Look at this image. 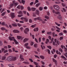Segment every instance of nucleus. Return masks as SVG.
<instances>
[{
	"instance_id": "5",
	"label": "nucleus",
	"mask_w": 67,
	"mask_h": 67,
	"mask_svg": "<svg viewBox=\"0 0 67 67\" xmlns=\"http://www.w3.org/2000/svg\"><path fill=\"white\" fill-rule=\"evenodd\" d=\"M12 56H9L7 58V60L8 62H10L12 60Z\"/></svg>"
},
{
	"instance_id": "28",
	"label": "nucleus",
	"mask_w": 67,
	"mask_h": 67,
	"mask_svg": "<svg viewBox=\"0 0 67 67\" xmlns=\"http://www.w3.org/2000/svg\"><path fill=\"white\" fill-rule=\"evenodd\" d=\"M34 31H35V32H36V31H37H37H38V28H35L34 29Z\"/></svg>"
},
{
	"instance_id": "35",
	"label": "nucleus",
	"mask_w": 67,
	"mask_h": 67,
	"mask_svg": "<svg viewBox=\"0 0 67 67\" xmlns=\"http://www.w3.org/2000/svg\"><path fill=\"white\" fill-rule=\"evenodd\" d=\"M25 1L24 0H21V3H23V4H24V3H25Z\"/></svg>"
},
{
	"instance_id": "49",
	"label": "nucleus",
	"mask_w": 67,
	"mask_h": 67,
	"mask_svg": "<svg viewBox=\"0 0 67 67\" xmlns=\"http://www.w3.org/2000/svg\"><path fill=\"white\" fill-rule=\"evenodd\" d=\"M3 45V44L2 43V41H0V46H2Z\"/></svg>"
},
{
	"instance_id": "57",
	"label": "nucleus",
	"mask_w": 67,
	"mask_h": 67,
	"mask_svg": "<svg viewBox=\"0 0 67 67\" xmlns=\"http://www.w3.org/2000/svg\"><path fill=\"white\" fill-rule=\"evenodd\" d=\"M8 52V51L7 50H6L4 52V53H7Z\"/></svg>"
},
{
	"instance_id": "47",
	"label": "nucleus",
	"mask_w": 67,
	"mask_h": 67,
	"mask_svg": "<svg viewBox=\"0 0 67 67\" xmlns=\"http://www.w3.org/2000/svg\"><path fill=\"white\" fill-rule=\"evenodd\" d=\"M51 33H52V32H51V31L47 32V34H48L49 35H50L51 34Z\"/></svg>"
},
{
	"instance_id": "50",
	"label": "nucleus",
	"mask_w": 67,
	"mask_h": 67,
	"mask_svg": "<svg viewBox=\"0 0 67 67\" xmlns=\"http://www.w3.org/2000/svg\"><path fill=\"white\" fill-rule=\"evenodd\" d=\"M61 57L63 59H66V58L63 55H62L61 56Z\"/></svg>"
},
{
	"instance_id": "46",
	"label": "nucleus",
	"mask_w": 67,
	"mask_h": 67,
	"mask_svg": "<svg viewBox=\"0 0 67 67\" xmlns=\"http://www.w3.org/2000/svg\"><path fill=\"white\" fill-rule=\"evenodd\" d=\"M5 23L4 22H3L2 23V25H3L4 26H5Z\"/></svg>"
},
{
	"instance_id": "34",
	"label": "nucleus",
	"mask_w": 67,
	"mask_h": 67,
	"mask_svg": "<svg viewBox=\"0 0 67 67\" xmlns=\"http://www.w3.org/2000/svg\"><path fill=\"white\" fill-rule=\"evenodd\" d=\"M62 6H63V7H65V6H66V3H62Z\"/></svg>"
},
{
	"instance_id": "44",
	"label": "nucleus",
	"mask_w": 67,
	"mask_h": 67,
	"mask_svg": "<svg viewBox=\"0 0 67 67\" xmlns=\"http://www.w3.org/2000/svg\"><path fill=\"white\" fill-rule=\"evenodd\" d=\"M59 51L61 52V53H63V50H62V49L61 48H59Z\"/></svg>"
},
{
	"instance_id": "25",
	"label": "nucleus",
	"mask_w": 67,
	"mask_h": 67,
	"mask_svg": "<svg viewBox=\"0 0 67 67\" xmlns=\"http://www.w3.org/2000/svg\"><path fill=\"white\" fill-rule=\"evenodd\" d=\"M1 30L2 31H4L5 30V28L4 27H2L1 28Z\"/></svg>"
},
{
	"instance_id": "13",
	"label": "nucleus",
	"mask_w": 67,
	"mask_h": 67,
	"mask_svg": "<svg viewBox=\"0 0 67 67\" xmlns=\"http://www.w3.org/2000/svg\"><path fill=\"white\" fill-rule=\"evenodd\" d=\"M17 38L18 40H20V39L22 40L23 38L21 36H17Z\"/></svg>"
},
{
	"instance_id": "54",
	"label": "nucleus",
	"mask_w": 67,
	"mask_h": 67,
	"mask_svg": "<svg viewBox=\"0 0 67 67\" xmlns=\"http://www.w3.org/2000/svg\"><path fill=\"white\" fill-rule=\"evenodd\" d=\"M34 56H35V57H36V58H38L40 59V58L38 56L36 55H34Z\"/></svg>"
},
{
	"instance_id": "12",
	"label": "nucleus",
	"mask_w": 67,
	"mask_h": 67,
	"mask_svg": "<svg viewBox=\"0 0 67 67\" xmlns=\"http://www.w3.org/2000/svg\"><path fill=\"white\" fill-rule=\"evenodd\" d=\"M53 13H55L56 14H60V12H55V11L54 10H53Z\"/></svg>"
},
{
	"instance_id": "10",
	"label": "nucleus",
	"mask_w": 67,
	"mask_h": 67,
	"mask_svg": "<svg viewBox=\"0 0 67 67\" xmlns=\"http://www.w3.org/2000/svg\"><path fill=\"white\" fill-rule=\"evenodd\" d=\"M10 15L12 19H13V18H14L15 16H14V13H11L10 14Z\"/></svg>"
},
{
	"instance_id": "58",
	"label": "nucleus",
	"mask_w": 67,
	"mask_h": 67,
	"mask_svg": "<svg viewBox=\"0 0 67 67\" xmlns=\"http://www.w3.org/2000/svg\"><path fill=\"white\" fill-rule=\"evenodd\" d=\"M26 48H27L28 49H30V48H31V47L29 46H27L26 47Z\"/></svg>"
},
{
	"instance_id": "43",
	"label": "nucleus",
	"mask_w": 67,
	"mask_h": 67,
	"mask_svg": "<svg viewBox=\"0 0 67 67\" xmlns=\"http://www.w3.org/2000/svg\"><path fill=\"white\" fill-rule=\"evenodd\" d=\"M48 48L50 49H52V47L51 46H47Z\"/></svg>"
},
{
	"instance_id": "24",
	"label": "nucleus",
	"mask_w": 67,
	"mask_h": 67,
	"mask_svg": "<svg viewBox=\"0 0 67 67\" xmlns=\"http://www.w3.org/2000/svg\"><path fill=\"white\" fill-rule=\"evenodd\" d=\"M57 18L59 20H61L62 19V17L61 16H59L57 17Z\"/></svg>"
},
{
	"instance_id": "39",
	"label": "nucleus",
	"mask_w": 67,
	"mask_h": 67,
	"mask_svg": "<svg viewBox=\"0 0 67 67\" xmlns=\"http://www.w3.org/2000/svg\"><path fill=\"white\" fill-rule=\"evenodd\" d=\"M45 18L47 19H49V17L46 15L45 16Z\"/></svg>"
},
{
	"instance_id": "8",
	"label": "nucleus",
	"mask_w": 67,
	"mask_h": 67,
	"mask_svg": "<svg viewBox=\"0 0 67 67\" xmlns=\"http://www.w3.org/2000/svg\"><path fill=\"white\" fill-rule=\"evenodd\" d=\"M29 31V29L28 28H26L24 30V33L25 34H27V32Z\"/></svg>"
},
{
	"instance_id": "33",
	"label": "nucleus",
	"mask_w": 67,
	"mask_h": 67,
	"mask_svg": "<svg viewBox=\"0 0 67 67\" xmlns=\"http://www.w3.org/2000/svg\"><path fill=\"white\" fill-rule=\"evenodd\" d=\"M55 24H56L57 25V26H59L60 25V24H59L57 22H55Z\"/></svg>"
},
{
	"instance_id": "2",
	"label": "nucleus",
	"mask_w": 67,
	"mask_h": 67,
	"mask_svg": "<svg viewBox=\"0 0 67 67\" xmlns=\"http://www.w3.org/2000/svg\"><path fill=\"white\" fill-rule=\"evenodd\" d=\"M14 37H9V40H11V41H13V40L14 41L16 44H18V42L17 41H16V40H15V39H14Z\"/></svg>"
},
{
	"instance_id": "21",
	"label": "nucleus",
	"mask_w": 67,
	"mask_h": 67,
	"mask_svg": "<svg viewBox=\"0 0 67 67\" xmlns=\"http://www.w3.org/2000/svg\"><path fill=\"white\" fill-rule=\"evenodd\" d=\"M56 53L57 54H59L60 55H61V53L60 52L58 51L57 50L56 51Z\"/></svg>"
},
{
	"instance_id": "63",
	"label": "nucleus",
	"mask_w": 67,
	"mask_h": 67,
	"mask_svg": "<svg viewBox=\"0 0 67 67\" xmlns=\"http://www.w3.org/2000/svg\"><path fill=\"white\" fill-rule=\"evenodd\" d=\"M47 14L48 15H49V12H47Z\"/></svg>"
},
{
	"instance_id": "1",
	"label": "nucleus",
	"mask_w": 67,
	"mask_h": 67,
	"mask_svg": "<svg viewBox=\"0 0 67 67\" xmlns=\"http://www.w3.org/2000/svg\"><path fill=\"white\" fill-rule=\"evenodd\" d=\"M18 3L16 2L15 3H10V7H9V8H8V9H10V8H13V6H14L15 7V6H16L18 5Z\"/></svg>"
},
{
	"instance_id": "51",
	"label": "nucleus",
	"mask_w": 67,
	"mask_h": 67,
	"mask_svg": "<svg viewBox=\"0 0 67 67\" xmlns=\"http://www.w3.org/2000/svg\"><path fill=\"white\" fill-rule=\"evenodd\" d=\"M34 44V42H31L30 43L31 46H32V45H33Z\"/></svg>"
},
{
	"instance_id": "32",
	"label": "nucleus",
	"mask_w": 67,
	"mask_h": 67,
	"mask_svg": "<svg viewBox=\"0 0 67 67\" xmlns=\"http://www.w3.org/2000/svg\"><path fill=\"white\" fill-rule=\"evenodd\" d=\"M41 47L42 48V49H44V48H45V47L43 45H41Z\"/></svg>"
},
{
	"instance_id": "29",
	"label": "nucleus",
	"mask_w": 67,
	"mask_h": 67,
	"mask_svg": "<svg viewBox=\"0 0 67 67\" xmlns=\"http://www.w3.org/2000/svg\"><path fill=\"white\" fill-rule=\"evenodd\" d=\"M34 46L35 47L37 48L38 47V45L37 44H35L34 45Z\"/></svg>"
},
{
	"instance_id": "40",
	"label": "nucleus",
	"mask_w": 67,
	"mask_h": 67,
	"mask_svg": "<svg viewBox=\"0 0 67 67\" xmlns=\"http://www.w3.org/2000/svg\"><path fill=\"white\" fill-rule=\"evenodd\" d=\"M19 14H22V12L21 11H20L18 13Z\"/></svg>"
},
{
	"instance_id": "31",
	"label": "nucleus",
	"mask_w": 67,
	"mask_h": 67,
	"mask_svg": "<svg viewBox=\"0 0 67 67\" xmlns=\"http://www.w3.org/2000/svg\"><path fill=\"white\" fill-rule=\"evenodd\" d=\"M23 63H24V64H29V63L28 62H23Z\"/></svg>"
},
{
	"instance_id": "15",
	"label": "nucleus",
	"mask_w": 67,
	"mask_h": 67,
	"mask_svg": "<svg viewBox=\"0 0 67 67\" xmlns=\"http://www.w3.org/2000/svg\"><path fill=\"white\" fill-rule=\"evenodd\" d=\"M12 60H14V61H15L16 60V57H12Z\"/></svg>"
},
{
	"instance_id": "60",
	"label": "nucleus",
	"mask_w": 67,
	"mask_h": 67,
	"mask_svg": "<svg viewBox=\"0 0 67 67\" xmlns=\"http://www.w3.org/2000/svg\"><path fill=\"white\" fill-rule=\"evenodd\" d=\"M52 35L53 37H55V32H53Z\"/></svg>"
},
{
	"instance_id": "36",
	"label": "nucleus",
	"mask_w": 67,
	"mask_h": 67,
	"mask_svg": "<svg viewBox=\"0 0 67 67\" xmlns=\"http://www.w3.org/2000/svg\"><path fill=\"white\" fill-rule=\"evenodd\" d=\"M40 5V3H38L36 4V7H38Z\"/></svg>"
},
{
	"instance_id": "27",
	"label": "nucleus",
	"mask_w": 67,
	"mask_h": 67,
	"mask_svg": "<svg viewBox=\"0 0 67 67\" xmlns=\"http://www.w3.org/2000/svg\"><path fill=\"white\" fill-rule=\"evenodd\" d=\"M5 56H3L2 58V60H5Z\"/></svg>"
},
{
	"instance_id": "64",
	"label": "nucleus",
	"mask_w": 67,
	"mask_h": 67,
	"mask_svg": "<svg viewBox=\"0 0 67 67\" xmlns=\"http://www.w3.org/2000/svg\"><path fill=\"white\" fill-rule=\"evenodd\" d=\"M8 48H10L11 47V46H10V45H8Z\"/></svg>"
},
{
	"instance_id": "61",
	"label": "nucleus",
	"mask_w": 67,
	"mask_h": 67,
	"mask_svg": "<svg viewBox=\"0 0 67 67\" xmlns=\"http://www.w3.org/2000/svg\"><path fill=\"white\" fill-rule=\"evenodd\" d=\"M65 56L66 57V58H67V55H67V52H66L65 53V54H64Z\"/></svg>"
},
{
	"instance_id": "23",
	"label": "nucleus",
	"mask_w": 67,
	"mask_h": 67,
	"mask_svg": "<svg viewBox=\"0 0 67 67\" xmlns=\"http://www.w3.org/2000/svg\"><path fill=\"white\" fill-rule=\"evenodd\" d=\"M44 21H43V20L42 19V20L41 21H42V23H45V21H47V19H44Z\"/></svg>"
},
{
	"instance_id": "9",
	"label": "nucleus",
	"mask_w": 67,
	"mask_h": 67,
	"mask_svg": "<svg viewBox=\"0 0 67 67\" xmlns=\"http://www.w3.org/2000/svg\"><path fill=\"white\" fill-rule=\"evenodd\" d=\"M17 8L18 9H21V10H23L24 9V7L23 6L20 5H19Z\"/></svg>"
},
{
	"instance_id": "41",
	"label": "nucleus",
	"mask_w": 67,
	"mask_h": 67,
	"mask_svg": "<svg viewBox=\"0 0 67 67\" xmlns=\"http://www.w3.org/2000/svg\"><path fill=\"white\" fill-rule=\"evenodd\" d=\"M39 10L40 11H42L43 10V8L41 7H40L39 8Z\"/></svg>"
},
{
	"instance_id": "20",
	"label": "nucleus",
	"mask_w": 67,
	"mask_h": 67,
	"mask_svg": "<svg viewBox=\"0 0 67 67\" xmlns=\"http://www.w3.org/2000/svg\"><path fill=\"white\" fill-rule=\"evenodd\" d=\"M28 39L27 38H25L24 40V43H25V42H26L27 40H28Z\"/></svg>"
},
{
	"instance_id": "16",
	"label": "nucleus",
	"mask_w": 67,
	"mask_h": 67,
	"mask_svg": "<svg viewBox=\"0 0 67 67\" xmlns=\"http://www.w3.org/2000/svg\"><path fill=\"white\" fill-rule=\"evenodd\" d=\"M54 41H55V43H57L58 45H59V44L60 43L59 41H58V40H57L56 39H55Z\"/></svg>"
},
{
	"instance_id": "17",
	"label": "nucleus",
	"mask_w": 67,
	"mask_h": 67,
	"mask_svg": "<svg viewBox=\"0 0 67 67\" xmlns=\"http://www.w3.org/2000/svg\"><path fill=\"white\" fill-rule=\"evenodd\" d=\"M14 33H19V31L17 30H14L13 31Z\"/></svg>"
},
{
	"instance_id": "3",
	"label": "nucleus",
	"mask_w": 67,
	"mask_h": 67,
	"mask_svg": "<svg viewBox=\"0 0 67 67\" xmlns=\"http://www.w3.org/2000/svg\"><path fill=\"white\" fill-rule=\"evenodd\" d=\"M27 9L29 11H31V10H32L33 11H34L35 10V8L32 7L31 9L30 8V7H28Z\"/></svg>"
},
{
	"instance_id": "4",
	"label": "nucleus",
	"mask_w": 67,
	"mask_h": 67,
	"mask_svg": "<svg viewBox=\"0 0 67 67\" xmlns=\"http://www.w3.org/2000/svg\"><path fill=\"white\" fill-rule=\"evenodd\" d=\"M21 20H22V21H25V22H27L28 20L25 17H22L21 18Z\"/></svg>"
},
{
	"instance_id": "37",
	"label": "nucleus",
	"mask_w": 67,
	"mask_h": 67,
	"mask_svg": "<svg viewBox=\"0 0 67 67\" xmlns=\"http://www.w3.org/2000/svg\"><path fill=\"white\" fill-rule=\"evenodd\" d=\"M49 42V40L48 39H47L46 41V44H47Z\"/></svg>"
},
{
	"instance_id": "19",
	"label": "nucleus",
	"mask_w": 67,
	"mask_h": 67,
	"mask_svg": "<svg viewBox=\"0 0 67 67\" xmlns=\"http://www.w3.org/2000/svg\"><path fill=\"white\" fill-rule=\"evenodd\" d=\"M34 64H35V65L36 66V67H41L39 66L38 65V64L36 62H34Z\"/></svg>"
},
{
	"instance_id": "48",
	"label": "nucleus",
	"mask_w": 67,
	"mask_h": 67,
	"mask_svg": "<svg viewBox=\"0 0 67 67\" xmlns=\"http://www.w3.org/2000/svg\"><path fill=\"white\" fill-rule=\"evenodd\" d=\"M36 25V24H34V25H32V26H31L32 27H35Z\"/></svg>"
},
{
	"instance_id": "22",
	"label": "nucleus",
	"mask_w": 67,
	"mask_h": 67,
	"mask_svg": "<svg viewBox=\"0 0 67 67\" xmlns=\"http://www.w3.org/2000/svg\"><path fill=\"white\" fill-rule=\"evenodd\" d=\"M40 57L41 58V59H45V58L44 57V56H43V55H40Z\"/></svg>"
},
{
	"instance_id": "55",
	"label": "nucleus",
	"mask_w": 67,
	"mask_h": 67,
	"mask_svg": "<svg viewBox=\"0 0 67 67\" xmlns=\"http://www.w3.org/2000/svg\"><path fill=\"white\" fill-rule=\"evenodd\" d=\"M41 63L42 65H45V63L43 61H41Z\"/></svg>"
},
{
	"instance_id": "6",
	"label": "nucleus",
	"mask_w": 67,
	"mask_h": 67,
	"mask_svg": "<svg viewBox=\"0 0 67 67\" xmlns=\"http://www.w3.org/2000/svg\"><path fill=\"white\" fill-rule=\"evenodd\" d=\"M53 7L55 9V10H59V7L57 5H55L53 6Z\"/></svg>"
},
{
	"instance_id": "38",
	"label": "nucleus",
	"mask_w": 67,
	"mask_h": 67,
	"mask_svg": "<svg viewBox=\"0 0 67 67\" xmlns=\"http://www.w3.org/2000/svg\"><path fill=\"white\" fill-rule=\"evenodd\" d=\"M28 45H29V43H25L24 45L25 46H28Z\"/></svg>"
},
{
	"instance_id": "30",
	"label": "nucleus",
	"mask_w": 67,
	"mask_h": 67,
	"mask_svg": "<svg viewBox=\"0 0 67 67\" xmlns=\"http://www.w3.org/2000/svg\"><path fill=\"white\" fill-rule=\"evenodd\" d=\"M36 13L38 15V14H39V11H38V10H36Z\"/></svg>"
},
{
	"instance_id": "53",
	"label": "nucleus",
	"mask_w": 67,
	"mask_h": 67,
	"mask_svg": "<svg viewBox=\"0 0 67 67\" xmlns=\"http://www.w3.org/2000/svg\"><path fill=\"white\" fill-rule=\"evenodd\" d=\"M12 25L13 26H16L17 25L15 24H12Z\"/></svg>"
},
{
	"instance_id": "42",
	"label": "nucleus",
	"mask_w": 67,
	"mask_h": 67,
	"mask_svg": "<svg viewBox=\"0 0 67 67\" xmlns=\"http://www.w3.org/2000/svg\"><path fill=\"white\" fill-rule=\"evenodd\" d=\"M38 0H36L35 2L34 3V4H35L36 3H38Z\"/></svg>"
},
{
	"instance_id": "26",
	"label": "nucleus",
	"mask_w": 67,
	"mask_h": 67,
	"mask_svg": "<svg viewBox=\"0 0 67 67\" xmlns=\"http://www.w3.org/2000/svg\"><path fill=\"white\" fill-rule=\"evenodd\" d=\"M46 51L47 52H48V53L49 54H50V53L51 52V51H50V50H49V49H47V50L46 49Z\"/></svg>"
},
{
	"instance_id": "56",
	"label": "nucleus",
	"mask_w": 67,
	"mask_h": 67,
	"mask_svg": "<svg viewBox=\"0 0 67 67\" xmlns=\"http://www.w3.org/2000/svg\"><path fill=\"white\" fill-rule=\"evenodd\" d=\"M55 27H56V29H58L59 30H60V29L59 28V27H58V26H56Z\"/></svg>"
},
{
	"instance_id": "14",
	"label": "nucleus",
	"mask_w": 67,
	"mask_h": 67,
	"mask_svg": "<svg viewBox=\"0 0 67 67\" xmlns=\"http://www.w3.org/2000/svg\"><path fill=\"white\" fill-rule=\"evenodd\" d=\"M23 55H21L20 56V58L21 59V60L22 61H24V59L23 57Z\"/></svg>"
},
{
	"instance_id": "62",
	"label": "nucleus",
	"mask_w": 67,
	"mask_h": 67,
	"mask_svg": "<svg viewBox=\"0 0 67 67\" xmlns=\"http://www.w3.org/2000/svg\"><path fill=\"white\" fill-rule=\"evenodd\" d=\"M5 12H4L2 14V16H3V15H4V14H5Z\"/></svg>"
},
{
	"instance_id": "59",
	"label": "nucleus",
	"mask_w": 67,
	"mask_h": 67,
	"mask_svg": "<svg viewBox=\"0 0 67 67\" xmlns=\"http://www.w3.org/2000/svg\"><path fill=\"white\" fill-rule=\"evenodd\" d=\"M33 3H34L33 2H32L30 3V5H32Z\"/></svg>"
},
{
	"instance_id": "7",
	"label": "nucleus",
	"mask_w": 67,
	"mask_h": 67,
	"mask_svg": "<svg viewBox=\"0 0 67 67\" xmlns=\"http://www.w3.org/2000/svg\"><path fill=\"white\" fill-rule=\"evenodd\" d=\"M37 20H39V21H42V19L40 17H38L37 18H35L34 20V21H36Z\"/></svg>"
},
{
	"instance_id": "18",
	"label": "nucleus",
	"mask_w": 67,
	"mask_h": 67,
	"mask_svg": "<svg viewBox=\"0 0 67 67\" xmlns=\"http://www.w3.org/2000/svg\"><path fill=\"white\" fill-rule=\"evenodd\" d=\"M52 60L53 62L55 63V65H57V63H56V62H57V61H56V60H55L54 58H52Z\"/></svg>"
},
{
	"instance_id": "52",
	"label": "nucleus",
	"mask_w": 67,
	"mask_h": 67,
	"mask_svg": "<svg viewBox=\"0 0 67 67\" xmlns=\"http://www.w3.org/2000/svg\"><path fill=\"white\" fill-rule=\"evenodd\" d=\"M29 22L30 23H32V20L31 19H29Z\"/></svg>"
},
{
	"instance_id": "45",
	"label": "nucleus",
	"mask_w": 67,
	"mask_h": 67,
	"mask_svg": "<svg viewBox=\"0 0 67 67\" xmlns=\"http://www.w3.org/2000/svg\"><path fill=\"white\" fill-rule=\"evenodd\" d=\"M29 60L31 62H32V63H33V60L31 59H29Z\"/></svg>"
},
{
	"instance_id": "11",
	"label": "nucleus",
	"mask_w": 67,
	"mask_h": 67,
	"mask_svg": "<svg viewBox=\"0 0 67 67\" xmlns=\"http://www.w3.org/2000/svg\"><path fill=\"white\" fill-rule=\"evenodd\" d=\"M61 48H62L63 49H64H64H65V52H67V49L66 48H65V46L62 45L61 46Z\"/></svg>"
}]
</instances>
